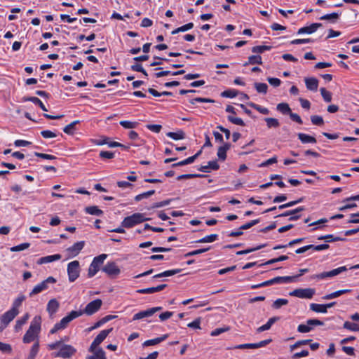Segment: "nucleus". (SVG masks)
<instances>
[{
	"label": "nucleus",
	"instance_id": "20",
	"mask_svg": "<svg viewBox=\"0 0 359 359\" xmlns=\"http://www.w3.org/2000/svg\"><path fill=\"white\" fill-rule=\"evenodd\" d=\"M61 259V255L59 254H55L53 255H48L46 257H41L38 261L37 264H43L46 263H50L54 261H57Z\"/></svg>",
	"mask_w": 359,
	"mask_h": 359
},
{
	"label": "nucleus",
	"instance_id": "15",
	"mask_svg": "<svg viewBox=\"0 0 359 359\" xmlns=\"http://www.w3.org/2000/svg\"><path fill=\"white\" fill-rule=\"evenodd\" d=\"M84 245V241H79L74 243L72 246L68 248L67 249V252L68 253L69 257H74L79 255L81 250L83 248Z\"/></svg>",
	"mask_w": 359,
	"mask_h": 359
},
{
	"label": "nucleus",
	"instance_id": "12",
	"mask_svg": "<svg viewBox=\"0 0 359 359\" xmlns=\"http://www.w3.org/2000/svg\"><path fill=\"white\" fill-rule=\"evenodd\" d=\"M102 271L104 272H105L109 276H116L121 272L119 268L117 266L116 263L114 262H108L102 268Z\"/></svg>",
	"mask_w": 359,
	"mask_h": 359
},
{
	"label": "nucleus",
	"instance_id": "41",
	"mask_svg": "<svg viewBox=\"0 0 359 359\" xmlns=\"http://www.w3.org/2000/svg\"><path fill=\"white\" fill-rule=\"evenodd\" d=\"M151 316L149 309L145 311H140L139 313L135 314L133 318V320H137L140 319H142L144 318H147Z\"/></svg>",
	"mask_w": 359,
	"mask_h": 359
},
{
	"label": "nucleus",
	"instance_id": "11",
	"mask_svg": "<svg viewBox=\"0 0 359 359\" xmlns=\"http://www.w3.org/2000/svg\"><path fill=\"white\" fill-rule=\"evenodd\" d=\"M314 294L315 290L312 288H299L290 292V296L305 299H311Z\"/></svg>",
	"mask_w": 359,
	"mask_h": 359
},
{
	"label": "nucleus",
	"instance_id": "45",
	"mask_svg": "<svg viewBox=\"0 0 359 359\" xmlns=\"http://www.w3.org/2000/svg\"><path fill=\"white\" fill-rule=\"evenodd\" d=\"M344 328L351 331H359V325L349 321H346L343 325Z\"/></svg>",
	"mask_w": 359,
	"mask_h": 359
},
{
	"label": "nucleus",
	"instance_id": "26",
	"mask_svg": "<svg viewBox=\"0 0 359 359\" xmlns=\"http://www.w3.org/2000/svg\"><path fill=\"white\" fill-rule=\"evenodd\" d=\"M181 271H182V269H173V270H168V271H163L161 273L154 276L153 278L171 276L175 275Z\"/></svg>",
	"mask_w": 359,
	"mask_h": 359
},
{
	"label": "nucleus",
	"instance_id": "40",
	"mask_svg": "<svg viewBox=\"0 0 359 359\" xmlns=\"http://www.w3.org/2000/svg\"><path fill=\"white\" fill-rule=\"evenodd\" d=\"M218 238L217 234H210L208 236H206L198 241H196V243H212L215 241Z\"/></svg>",
	"mask_w": 359,
	"mask_h": 359
},
{
	"label": "nucleus",
	"instance_id": "1",
	"mask_svg": "<svg viewBox=\"0 0 359 359\" xmlns=\"http://www.w3.org/2000/svg\"><path fill=\"white\" fill-rule=\"evenodd\" d=\"M41 318L36 316L32 320L28 330L23 337L22 341L25 344L30 343L38 338L41 330Z\"/></svg>",
	"mask_w": 359,
	"mask_h": 359
},
{
	"label": "nucleus",
	"instance_id": "62",
	"mask_svg": "<svg viewBox=\"0 0 359 359\" xmlns=\"http://www.w3.org/2000/svg\"><path fill=\"white\" fill-rule=\"evenodd\" d=\"M259 222V219H254V220H252L242 226H241L239 227V229L240 230H246V229H248L250 228H251L252 226L256 225L257 224H258Z\"/></svg>",
	"mask_w": 359,
	"mask_h": 359
},
{
	"label": "nucleus",
	"instance_id": "63",
	"mask_svg": "<svg viewBox=\"0 0 359 359\" xmlns=\"http://www.w3.org/2000/svg\"><path fill=\"white\" fill-rule=\"evenodd\" d=\"M310 341H311V339H305V340L297 341L296 343H294V344H292L290 346V350L293 351L302 345H306V344H309Z\"/></svg>",
	"mask_w": 359,
	"mask_h": 359
},
{
	"label": "nucleus",
	"instance_id": "43",
	"mask_svg": "<svg viewBox=\"0 0 359 359\" xmlns=\"http://www.w3.org/2000/svg\"><path fill=\"white\" fill-rule=\"evenodd\" d=\"M256 90L259 93L266 94L268 90V86L265 83H255Z\"/></svg>",
	"mask_w": 359,
	"mask_h": 359
},
{
	"label": "nucleus",
	"instance_id": "50",
	"mask_svg": "<svg viewBox=\"0 0 359 359\" xmlns=\"http://www.w3.org/2000/svg\"><path fill=\"white\" fill-rule=\"evenodd\" d=\"M287 259H288V257L287 256H286V255H281V256H280L278 258L271 259L266 262L265 263L260 264L259 266L269 265V264H274V263H276V262H278L285 261Z\"/></svg>",
	"mask_w": 359,
	"mask_h": 359
},
{
	"label": "nucleus",
	"instance_id": "21",
	"mask_svg": "<svg viewBox=\"0 0 359 359\" xmlns=\"http://www.w3.org/2000/svg\"><path fill=\"white\" fill-rule=\"evenodd\" d=\"M351 291V290H348V289L340 290H337V291H335L334 292H332L330 294H326V295L323 296L322 298L324 300H329V299H334V298L339 297V296H341V295H342L344 294L350 292Z\"/></svg>",
	"mask_w": 359,
	"mask_h": 359
},
{
	"label": "nucleus",
	"instance_id": "24",
	"mask_svg": "<svg viewBox=\"0 0 359 359\" xmlns=\"http://www.w3.org/2000/svg\"><path fill=\"white\" fill-rule=\"evenodd\" d=\"M22 101L23 102L30 101V102H33L34 104H37L43 111H48L46 107H45V105L41 101V100L36 97H23Z\"/></svg>",
	"mask_w": 359,
	"mask_h": 359
},
{
	"label": "nucleus",
	"instance_id": "27",
	"mask_svg": "<svg viewBox=\"0 0 359 359\" xmlns=\"http://www.w3.org/2000/svg\"><path fill=\"white\" fill-rule=\"evenodd\" d=\"M318 240H324L326 242H334V241H346L345 238H341L339 236H334L332 234H327L325 236H321L318 238Z\"/></svg>",
	"mask_w": 359,
	"mask_h": 359
},
{
	"label": "nucleus",
	"instance_id": "53",
	"mask_svg": "<svg viewBox=\"0 0 359 359\" xmlns=\"http://www.w3.org/2000/svg\"><path fill=\"white\" fill-rule=\"evenodd\" d=\"M29 246H30V243H21L18 245L13 246V247L11 248L10 250L11 252H19V251H22L24 250L27 249Z\"/></svg>",
	"mask_w": 359,
	"mask_h": 359
},
{
	"label": "nucleus",
	"instance_id": "32",
	"mask_svg": "<svg viewBox=\"0 0 359 359\" xmlns=\"http://www.w3.org/2000/svg\"><path fill=\"white\" fill-rule=\"evenodd\" d=\"M339 18V14L337 13H332L326 14L321 16L319 19L320 20H330L331 22H336Z\"/></svg>",
	"mask_w": 359,
	"mask_h": 359
},
{
	"label": "nucleus",
	"instance_id": "4",
	"mask_svg": "<svg viewBox=\"0 0 359 359\" xmlns=\"http://www.w3.org/2000/svg\"><path fill=\"white\" fill-rule=\"evenodd\" d=\"M348 270L346 266H340L339 268L334 269L330 271H324L323 273L315 274L311 276V279H318L322 280L327 278H332L340 274L342 272L346 271Z\"/></svg>",
	"mask_w": 359,
	"mask_h": 359
},
{
	"label": "nucleus",
	"instance_id": "28",
	"mask_svg": "<svg viewBox=\"0 0 359 359\" xmlns=\"http://www.w3.org/2000/svg\"><path fill=\"white\" fill-rule=\"evenodd\" d=\"M85 211L86 213L92 215L101 216L103 215V211L95 205L86 207Z\"/></svg>",
	"mask_w": 359,
	"mask_h": 359
},
{
	"label": "nucleus",
	"instance_id": "9",
	"mask_svg": "<svg viewBox=\"0 0 359 359\" xmlns=\"http://www.w3.org/2000/svg\"><path fill=\"white\" fill-rule=\"evenodd\" d=\"M111 330V328L102 330L92 342L88 351L90 352H94L97 347L106 339Z\"/></svg>",
	"mask_w": 359,
	"mask_h": 359
},
{
	"label": "nucleus",
	"instance_id": "19",
	"mask_svg": "<svg viewBox=\"0 0 359 359\" xmlns=\"http://www.w3.org/2000/svg\"><path fill=\"white\" fill-rule=\"evenodd\" d=\"M231 144L225 143L224 145L219 147L217 151V156L219 160L224 161L226 158V151L230 149Z\"/></svg>",
	"mask_w": 359,
	"mask_h": 359
},
{
	"label": "nucleus",
	"instance_id": "18",
	"mask_svg": "<svg viewBox=\"0 0 359 359\" xmlns=\"http://www.w3.org/2000/svg\"><path fill=\"white\" fill-rule=\"evenodd\" d=\"M305 83L306 88L312 91H316L318 87V80L316 78H306Z\"/></svg>",
	"mask_w": 359,
	"mask_h": 359
},
{
	"label": "nucleus",
	"instance_id": "16",
	"mask_svg": "<svg viewBox=\"0 0 359 359\" xmlns=\"http://www.w3.org/2000/svg\"><path fill=\"white\" fill-rule=\"evenodd\" d=\"M322 27L321 23H313L309 26L304 27L298 29L297 34H312L315 32L318 28Z\"/></svg>",
	"mask_w": 359,
	"mask_h": 359
},
{
	"label": "nucleus",
	"instance_id": "38",
	"mask_svg": "<svg viewBox=\"0 0 359 359\" xmlns=\"http://www.w3.org/2000/svg\"><path fill=\"white\" fill-rule=\"evenodd\" d=\"M264 121L266 123V126L268 128H276L280 126V123L277 118H265Z\"/></svg>",
	"mask_w": 359,
	"mask_h": 359
},
{
	"label": "nucleus",
	"instance_id": "37",
	"mask_svg": "<svg viewBox=\"0 0 359 359\" xmlns=\"http://www.w3.org/2000/svg\"><path fill=\"white\" fill-rule=\"evenodd\" d=\"M310 309L316 313H327L325 304H318L312 303L310 304Z\"/></svg>",
	"mask_w": 359,
	"mask_h": 359
},
{
	"label": "nucleus",
	"instance_id": "47",
	"mask_svg": "<svg viewBox=\"0 0 359 359\" xmlns=\"http://www.w3.org/2000/svg\"><path fill=\"white\" fill-rule=\"evenodd\" d=\"M288 304V300L286 299H278L273 302L272 304V307L275 309H280L282 306L287 305Z\"/></svg>",
	"mask_w": 359,
	"mask_h": 359
},
{
	"label": "nucleus",
	"instance_id": "46",
	"mask_svg": "<svg viewBox=\"0 0 359 359\" xmlns=\"http://www.w3.org/2000/svg\"><path fill=\"white\" fill-rule=\"evenodd\" d=\"M99 269H100L99 266L94 264L93 262H91V264L89 266V269H88V277L91 278V277L94 276L97 273Z\"/></svg>",
	"mask_w": 359,
	"mask_h": 359
},
{
	"label": "nucleus",
	"instance_id": "35",
	"mask_svg": "<svg viewBox=\"0 0 359 359\" xmlns=\"http://www.w3.org/2000/svg\"><path fill=\"white\" fill-rule=\"evenodd\" d=\"M79 123V121H74L71 123L67 125L64 128L63 131L65 133L68 135H72L76 130V126Z\"/></svg>",
	"mask_w": 359,
	"mask_h": 359
},
{
	"label": "nucleus",
	"instance_id": "34",
	"mask_svg": "<svg viewBox=\"0 0 359 359\" xmlns=\"http://www.w3.org/2000/svg\"><path fill=\"white\" fill-rule=\"evenodd\" d=\"M255 64H258V65L262 64V57L260 55H257L250 56L248 57V61L244 64V66H247L249 65H255Z\"/></svg>",
	"mask_w": 359,
	"mask_h": 359
},
{
	"label": "nucleus",
	"instance_id": "29",
	"mask_svg": "<svg viewBox=\"0 0 359 359\" xmlns=\"http://www.w3.org/2000/svg\"><path fill=\"white\" fill-rule=\"evenodd\" d=\"M39 351V342L37 340L32 345L31 350L29 351V355L27 359H34L38 354Z\"/></svg>",
	"mask_w": 359,
	"mask_h": 359
},
{
	"label": "nucleus",
	"instance_id": "25",
	"mask_svg": "<svg viewBox=\"0 0 359 359\" xmlns=\"http://www.w3.org/2000/svg\"><path fill=\"white\" fill-rule=\"evenodd\" d=\"M168 337V334H164L161 337H157L153 339L147 340L144 342L143 346H154L156 344H158L161 343V341L165 340Z\"/></svg>",
	"mask_w": 359,
	"mask_h": 359
},
{
	"label": "nucleus",
	"instance_id": "56",
	"mask_svg": "<svg viewBox=\"0 0 359 359\" xmlns=\"http://www.w3.org/2000/svg\"><path fill=\"white\" fill-rule=\"evenodd\" d=\"M204 177V175H201V174H184V175H179L177 177V180H187V179H191V178H196V177Z\"/></svg>",
	"mask_w": 359,
	"mask_h": 359
},
{
	"label": "nucleus",
	"instance_id": "55",
	"mask_svg": "<svg viewBox=\"0 0 359 359\" xmlns=\"http://www.w3.org/2000/svg\"><path fill=\"white\" fill-rule=\"evenodd\" d=\"M25 299L24 295L19 296L13 303V306L11 309H15V311H18V307H20L22 303V302Z\"/></svg>",
	"mask_w": 359,
	"mask_h": 359
},
{
	"label": "nucleus",
	"instance_id": "57",
	"mask_svg": "<svg viewBox=\"0 0 359 359\" xmlns=\"http://www.w3.org/2000/svg\"><path fill=\"white\" fill-rule=\"evenodd\" d=\"M196 102L214 103L215 100L210 98L196 97L190 100V103L194 104Z\"/></svg>",
	"mask_w": 359,
	"mask_h": 359
},
{
	"label": "nucleus",
	"instance_id": "64",
	"mask_svg": "<svg viewBox=\"0 0 359 359\" xmlns=\"http://www.w3.org/2000/svg\"><path fill=\"white\" fill-rule=\"evenodd\" d=\"M313 330L312 327H310L307 323L306 325L300 324L297 327V331L301 333H306Z\"/></svg>",
	"mask_w": 359,
	"mask_h": 359
},
{
	"label": "nucleus",
	"instance_id": "31",
	"mask_svg": "<svg viewBox=\"0 0 359 359\" xmlns=\"http://www.w3.org/2000/svg\"><path fill=\"white\" fill-rule=\"evenodd\" d=\"M29 318V315L28 313H26L23 317L18 319L15 325V332H18L22 329V327L23 325H25L27 321L28 320Z\"/></svg>",
	"mask_w": 359,
	"mask_h": 359
},
{
	"label": "nucleus",
	"instance_id": "51",
	"mask_svg": "<svg viewBox=\"0 0 359 359\" xmlns=\"http://www.w3.org/2000/svg\"><path fill=\"white\" fill-rule=\"evenodd\" d=\"M320 93H321V95L323 98V100L327 102H331L332 100V93L327 90L325 88H321L320 89Z\"/></svg>",
	"mask_w": 359,
	"mask_h": 359
},
{
	"label": "nucleus",
	"instance_id": "44",
	"mask_svg": "<svg viewBox=\"0 0 359 359\" xmlns=\"http://www.w3.org/2000/svg\"><path fill=\"white\" fill-rule=\"evenodd\" d=\"M295 279V277L292 276H278L275 277V280L276 284L280 283H287L292 282Z\"/></svg>",
	"mask_w": 359,
	"mask_h": 359
},
{
	"label": "nucleus",
	"instance_id": "7",
	"mask_svg": "<svg viewBox=\"0 0 359 359\" xmlns=\"http://www.w3.org/2000/svg\"><path fill=\"white\" fill-rule=\"evenodd\" d=\"M67 273L70 282L75 281L80 274V266L79 261H72L67 265Z\"/></svg>",
	"mask_w": 359,
	"mask_h": 359
},
{
	"label": "nucleus",
	"instance_id": "33",
	"mask_svg": "<svg viewBox=\"0 0 359 359\" xmlns=\"http://www.w3.org/2000/svg\"><path fill=\"white\" fill-rule=\"evenodd\" d=\"M276 109L283 114H290L291 109L287 103L282 102L277 104Z\"/></svg>",
	"mask_w": 359,
	"mask_h": 359
},
{
	"label": "nucleus",
	"instance_id": "2",
	"mask_svg": "<svg viewBox=\"0 0 359 359\" xmlns=\"http://www.w3.org/2000/svg\"><path fill=\"white\" fill-rule=\"evenodd\" d=\"M81 316V312L72 311L67 316L62 318L59 323H57L54 327L50 330V334H53L56 333L60 330L65 329L68 324L74 319Z\"/></svg>",
	"mask_w": 359,
	"mask_h": 359
},
{
	"label": "nucleus",
	"instance_id": "61",
	"mask_svg": "<svg viewBox=\"0 0 359 359\" xmlns=\"http://www.w3.org/2000/svg\"><path fill=\"white\" fill-rule=\"evenodd\" d=\"M131 69L135 72H138L142 73L144 76H147L148 74L144 69L142 67V65L139 63H135L131 66Z\"/></svg>",
	"mask_w": 359,
	"mask_h": 359
},
{
	"label": "nucleus",
	"instance_id": "17",
	"mask_svg": "<svg viewBox=\"0 0 359 359\" xmlns=\"http://www.w3.org/2000/svg\"><path fill=\"white\" fill-rule=\"evenodd\" d=\"M59 302L55 299H50L47 304V311L52 316L57 312L59 309Z\"/></svg>",
	"mask_w": 359,
	"mask_h": 359
},
{
	"label": "nucleus",
	"instance_id": "36",
	"mask_svg": "<svg viewBox=\"0 0 359 359\" xmlns=\"http://www.w3.org/2000/svg\"><path fill=\"white\" fill-rule=\"evenodd\" d=\"M167 136L175 140H183L185 137V133L182 130H179L177 132H168L167 133Z\"/></svg>",
	"mask_w": 359,
	"mask_h": 359
},
{
	"label": "nucleus",
	"instance_id": "8",
	"mask_svg": "<svg viewBox=\"0 0 359 359\" xmlns=\"http://www.w3.org/2000/svg\"><path fill=\"white\" fill-rule=\"evenodd\" d=\"M55 282H56V280L53 277H52V276L48 277V278H46V280H44L43 281L40 283L39 284L34 286L33 290L30 292L29 296L33 297L34 295L41 292L42 291L46 290L48 288V284L55 283Z\"/></svg>",
	"mask_w": 359,
	"mask_h": 359
},
{
	"label": "nucleus",
	"instance_id": "23",
	"mask_svg": "<svg viewBox=\"0 0 359 359\" xmlns=\"http://www.w3.org/2000/svg\"><path fill=\"white\" fill-rule=\"evenodd\" d=\"M279 320L278 317H273L269 319L268 322L257 329V332H262L269 330L272 325Z\"/></svg>",
	"mask_w": 359,
	"mask_h": 359
},
{
	"label": "nucleus",
	"instance_id": "58",
	"mask_svg": "<svg viewBox=\"0 0 359 359\" xmlns=\"http://www.w3.org/2000/svg\"><path fill=\"white\" fill-rule=\"evenodd\" d=\"M227 118H228L229 121H230L231 123H232L233 124L241 126H245L244 121L241 118L229 116L227 117Z\"/></svg>",
	"mask_w": 359,
	"mask_h": 359
},
{
	"label": "nucleus",
	"instance_id": "59",
	"mask_svg": "<svg viewBox=\"0 0 359 359\" xmlns=\"http://www.w3.org/2000/svg\"><path fill=\"white\" fill-rule=\"evenodd\" d=\"M107 257V255L106 254H102V255H100L97 257H95L93 262L94 264H97V266H100L101 264H103L104 261L105 260V259Z\"/></svg>",
	"mask_w": 359,
	"mask_h": 359
},
{
	"label": "nucleus",
	"instance_id": "6",
	"mask_svg": "<svg viewBox=\"0 0 359 359\" xmlns=\"http://www.w3.org/2000/svg\"><path fill=\"white\" fill-rule=\"evenodd\" d=\"M102 304V301L100 299H97L89 302L85 307L83 310L76 311V312H81V316L83 314H86L88 316H91L96 313L101 308Z\"/></svg>",
	"mask_w": 359,
	"mask_h": 359
},
{
	"label": "nucleus",
	"instance_id": "14",
	"mask_svg": "<svg viewBox=\"0 0 359 359\" xmlns=\"http://www.w3.org/2000/svg\"><path fill=\"white\" fill-rule=\"evenodd\" d=\"M19 313L18 311L15 309H10L4 313L0 318V321L5 325H8Z\"/></svg>",
	"mask_w": 359,
	"mask_h": 359
},
{
	"label": "nucleus",
	"instance_id": "39",
	"mask_svg": "<svg viewBox=\"0 0 359 359\" xmlns=\"http://www.w3.org/2000/svg\"><path fill=\"white\" fill-rule=\"evenodd\" d=\"M248 104L250 107H251L252 108L255 109V110H257V111H259V113H261L262 114L267 115L270 112L269 110L267 108L262 107V106H260L259 104H257L255 103L249 102V103H248Z\"/></svg>",
	"mask_w": 359,
	"mask_h": 359
},
{
	"label": "nucleus",
	"instance_id": "30",
	"mask_svg": "<svg viewBox=\"0 0 359 359\" xmlns=\"http://www.w3.org/2000/svg\"><path fill=\"white\" fill-rule=\"evenodd\" d=\"M93 353L94 355L88 356L86 359H106L105 353L102 348L95 349Z\"/></svg>",
	"mask_w": 359,
	"mask_h": 359
},
{
	"label": "nucleus",
	"instance_id": "49",
	"mask_svg": "<svg viewBox=\"0 0 359 359\" xmlns=\"http://www.w3.org/2000/svg\"><path fill=\"white\" fill-rule=\"evenodd\" d=\"M119 123L124 128L127 129L135 128L138 125L137 122H132L129 121H121Z\"/></svg>",
	"mask_w": 359,
	"mask_h": 359
},
{
	"label": "nucleus",
	"instance_id": "3",
	"mask_svg": "<svg viewBox=\"0 0 359 359\" xmlns=\"http://www.w3.org/2000/svg\"><path fill=\"white\" fill-rule=\"evenodd\" d=\"M148 220H150V218L146 217L144 214L134 213L130 216L125 217L121 222V225L124 228H131L136 224Z\"/></svg>",
	"mask_w": 359,
	"mask_h": 359
},
{
	"label": "nucleus",
	"instance_id": "52",
	"mask_svg": "<svg viewBox=\"0 0 359 359\" xmlns=\"http://www.w3.org/2000/svg\"><path fill=\"white\" fill-rule=\"evenodd\" d=\"M271 49V46H254L252 48V51L255 53H262L266 50H270Z\"/></svg>",
	"mask_w": 359,
	"mask_h": 359
},
{
	"label": "nucleus",
	"instance_id": "54",
	"mask_svg": "<svg viewBox=\"0 0 359 359\" xmlns=\"http://www.w3.org/2000/svg\"><path fill=\"white\" fill-rule=\"evenodd\" d=\"M311 123L316 126H323L324 121L322 116L318 115H313L311 116Z\"/></svg>",
	"mask_w": 359,
	"mask_h": 359
},
{
	"label": "nucleus",
	"instance_id": "42",
	"mask_svg": "<svg viewBox=\"0 0 359 359\" xmlns=\"http://www.w3.org/2000/svg\"><path fill=\"white\" fill-rule=\"evenodd\" d=\"M194 27V23L189 22L173 30L171 34H176L181 32L188 31Z\"/></svg>",
	"mask_w": 359,
	"mask_h": 359
},
{
	"label": "nucleus",
	"instance_id": "22",
	"mask_svg": "<svg viewBox=\"0 0 359 359\" xmlns=\"http://www.w3.org/2000/svg\"><path fill=\"white\" fill-rule=\"evenodd\" d=\"M299 140L303 143V144H307V143H311V144H316L317 140L316 139L311 135H309L305 133H298L297 135Z\"/></svg>",
	"mask_w": 359,
	"mask_h": 359
},
{
	"label": "nucleus",
	"instance_id": "10",
	"mask_svg": "<svg viewBox=\"0 0 359 359\" xmlns=\"http://www.w3.org/2000/svg\"><path fill=\"white\" fill-rule=\"evenodd\" d=\"M76 352V349L69 344L61 345L59 351L57 353L56 356L62 358H69L74 355Z\"/></svg>",
	"mask_w": 359,
	"mask_h": 359
},
{
	"label": "nucleus",
	"instance_id": "13",
	"mask_svg": "<svg viewBox=\"0 0 359 359\" xmlns=\"http://www.w3.org/2000/svg\"><path fill=\"white\" fill-rule=\"evenodd\" d=\"M304 210H305V208L304 207H302V206L298 207L296 209L286 211V212H285L278 215L277 217H287V216H290V217L289 218V220L290 221H295V220L299 219L300 218V217H301V215H297V213L301 212V211H303Z\"/></svg>",
	"mask_w": 359,
	"mask_h": 359
},
{
	"label": "nucleus",
	"instance_id": "60",
	"mask_svg": "<svg viewBox=\"0 0 359 359\" xmlns=\"http://www.w3.org/2000/svg\"><path fill=\"white\" fill-rule=\"evenodd\" d=\"M209 249H210V248H201V249L196 250L194 251H191V252H189L187 254H185L184 257H189L197 255L207 252L208 250H209Z\"/></svg>",
	"mask_w": 359,
	"mask_h": 359
},
{
	"label": "nucleus",
	"instance_id": "5",
	"mask_svg": "<svg viewBox=\"0 0 359 359\" xmlns=\"http://www.w3.org/2000/svg\"><path fill=\"white\" fill-rule=\"evenodd\" d=\"M348 270L346 266H340L339 268L334 269L330 271H324L323 273L315 274L311 276V279H318L322 280L327 278H332L340 274L342 272L346 271Z\"/></svg>",
	"mask_w": 359,
	"mask_h": 359
},
{
	"label": "nucleus",
	"instance_id": "48",
	"mask_svg": "<svg viewBox=\"0 0 359 359\" xmlns=\"http://www.w3.org/2000/svg\"><path fill=\"white\" fill-rule=\"evenodd\" d=\"M238 94V90H233V89H229V90L223 91L221 93V95L224 97L233 98V97H235L236 96H237Z\"/></svg>",
	"mask_w": 359,
	"mask_h": 359
}]
</instances>
